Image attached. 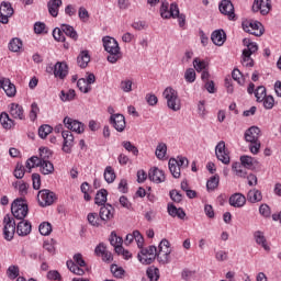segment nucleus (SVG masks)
Listing matches in <instances>:
<instances>
[{
    "mask_svg": "<svg viewBox=\"0 0 281 281\" xmlns=\"http://www.w3.org/2000/svg\"><path fill=\"white\" fill-rule=\"evenodd\" d=\"M245 139L249 144H254L256 142H260V128L257 126H251L245 132Z\"/></svg>",
    "mask_w": 281,
    "mask_h": 281,
    "instance_id": "nucleus-20",
    "label": "nucleus"
},
{
    "mask_svg": "<svg viewBox=\"0 0 281 281\" xmlns=\"http://www.w3.org/2000/svg\"><path fill=\"white\" fill-rule=\"evenodd\" d=\"M99 216L103 221V223H109V221L115 218V207H113V205L109 203L104 204L100 209Z\"/></svg>",
    "mask_w": 281,
    "mask_h": 281,
    "instance_id": "nucleus-15",
    "label": "nucleus"
},
{
    "mask_svg": "<svg viewBox=\"0 0 281 281\" xmlns=\"http://www.w3.org/2000/svg\"><path fill=\"white\" fill-rule=\"evenodd\" d=\"M61 32L66 34V36H69L72 41H78V32H76V29L69 24H61Z\"/></svg>",
    "mask_w": 281,
    "mask_h": 281,
    "instance_id": "nucleus-33",
    "label": "nucleus"
},
{
    "mask_svg": "<svg viewBox=\"0 0 281 281\" xmlns=\"http://www.w3.org/2000/svg\"><path fill=\"white\" fill-rule=\"evenodd\" d=\"M9 113L14 120H25V111L23 110V105L19 103H11L9 105Z\"/></svg>",
    "mask_w": 281,
    "mask_h": 281,
    "instance_id": "nucleus-22",
    "label": "nucleus"
},
{
    "mask_svg": "<svg viewBox=\"0 0 281 281\" xmlns=\"http://www.w3.org/2000/svg\"><path fill=\"white\" fill-rule=\"evenodd\" d=\"M53 37L55 41H58V43H65V32H63V26H60V29L56 27L53 31Z\"/></svg>",
    "mask_w": 281,
    "mask_h": 281,
    "instance_id": "nucleus-56",
    "label": "nucleus"
},
{
    "mask_svg": "<svg viewBox=\"0 0 281 281\" xmlns=\"http://www.w3.org/2000/svg\"><path fill=\"white\" fill-rule=\"evenodd\" d=\"M239 164L247 170H251L254 168V158L251 156H241Z\"/></svg>",
    "mask_w": 281,
    "mask_h": 281,
    "instance_id": "nucleus-47",
    "label": "nucleus"
},
{
    "mask_svg": "<svg viewBox=\"0 0 281 281\" xmlns=\"http://www.w3.org/2000/svg\"><path fill=\"white\" fill-rule=\"evenodd\" d=\"M58 199L54 191H49L48 189H43L38 191L37 201L41 207H47L49 205H54V202Z\"/></svg>",
    "mask_w": 281,
    "mask_h": 281,
    "instance_id": "nucleus-9",
    "label": "nucleus"
},
{
    "mask_svg": "<svg viewBox=\"0 0 281 281\" xmlns=\"http://www.w3.org/2000/svg\"><path fill=\"white\" fill-rule=\"evenodd\" d=\"M0 123L7 131H10V128L14 126V120L10 119V115L7 112L0 114Z\"/></svg>",
    "mask_w": 281,
    "mask_h": 281,
    "instance_id": "nucleus-31",
    "label": "nucleus"
},
{
    "mask_svg": "<svg viewBox=\"0 0 281 281\" xmlns=\"http://www.w3.org/2000/svg\"><path fill=\"white\" fill-rule=\"evenodd\" d=\"M87 218L92 227H100L102 223V220L98 213H89Z\"/></svg>",
    "mask_w": 281,
    "mask_h": 281,
    "instance_id": "nucleus-43",
    "label": "nucleus"
},
{
    "mask_svg": "<svg viewBox=\"0 0 281 281\" xmlns=\"http://www.w3.org/2000/svg\"><path fill=\"white\" fill-rule=\"evenodd\" d=\"M232 168L237 177H247V168L244 167L240 162H233Z\"/></svg>",
    "mask_w": 281,
    "mask_h": 281,
    "instance_id": "nucleus-38",
    "label": "nucleus"
},
{
    "mask_svg": "<svg viewBox=\"0 0 281 281\" xmlns=\"http://www.w3.org/2000/svg\"><path fill=\"white\" fill-rule=\"evenodd\" d=\"M53 155L54 153L52 151V149L47 147H41L40 156H33L29 158L25 166L29 170H32V168H36V166H38V164H41L42 161H49Z\"/></svg>",
    "mask_w": 281,
    "mask_h": 281,
    "instance_id": "nucleus-3",
    "label": "nucleus"
},
{
    "mask_svg": "<svg viewBox=\"0 0 281 281\" xmlns=\"http://www.w3.org/2000/svg\"><path fill=\"white\" fill-rule=\"evenodd\" d=\"M90 61H91V56H89V52L87 50L81 52L77 57V64L81 69L87 68Z\"/></svg>",
    "mask_w": 281,
    "mask_h": 281,
    "instance_id": "nucleus-29",
    "label": "nucleus"
},
{
    "mask_svg": "<svg viewBox=\"0 0 281 281\" xmlns=\"http://www.w3.org/2000/svg\"><path fill=\"white\" fill-rule=\"evenodd\" d=\"M106 196H109L106 189H101L99 192H97L94 198L95 205H106Z\"/></svg>",
    "mask_w": 281,
    "mask_h": 281,
    "instance_id": "nucleus-32",
    "label": "nucleus"
},
{
    "mask_svg": "<svg viewBox=\"0 0 281 281\" xmlns=\"http://www.w3.org/2000/svg\"><path fill=\"white\" fill-rule=\"evenodd\" d=\"M168 151V146L166 144L160 143L156 148V157L158 159H164L166 157V153Z\"/></svg>",
    "mask_w": 281,
    "mask_h": 281,
    "instance_id": "nucleus-54",
    "label": "nucleus"
},
{
    "mask_svg": "<svg viewBox=\"0 0 281 281\" xmlns=\"http://www.w3.org/2000/svg\"><path fill=\"white\" fill-rule=\"evenodd\" d=\"M193 67L194 69L200 72V71H205L207 69V63L205 60H201L199 58H195L193 60Z\"/></svg>",
    "mask_w": 281,
    "mask_h": 281,
    "instance_id": "nucleus-53",
    "label": "nucleus"
},
{
    "mask_svg": "<svg viewBox=\"0 0 281 281\" xmlns=\"http://www.w3.org/2000/svg\"><path fill=\"white\" fill-rule=\"evenodd\" d=\"M77 87L81 93H89L91 91V86H88L87 79L81 78L77 81Z\"/></svg>",
    "mask_w": 281,
    "mask_h": 281,
    "instance_id": "nucleus-48",
    "label": "nucleus"
},
{
    "mask_svg": "<svg viewBox=\"0 0 281 281\" xmlns=\"http://www.w3.org/2000/svg\"><path fill=\"white\" fill-rule=\"evenodd\" d=\"M232 78L233 80H235L236 82H238V85H245V78L243 77V72H240L239 69H234L232 72Z\"/></svg>",
    "mask_w": 281,
    "mask_h": 281,
    "instance_id": "nucleus-57",
    "label": "nucleus"
},
{
    "mask_svg": "<svg viewBox=\"0 0 281 281\" xmlns=\"http://www.w3.org/2000/svg\"><path fill=\"white\" fill-rule=\"evenodd\" d=\"M110 124H112L113 128L117 131V133H124L126 128V119L123 114H112L110 117Z\"/></svg>",
    "mask_w": 281,
    "mask_h": 281,
    "instance_id": "nucleus-13",
    "label": "nucleus"
},
{
    "mask_svg": "<svg viewBox=\"0 0 281 281\" xmlns=\"http://www.w3.org/2000/svg\"><path fill=\"white\" fill-rule=\"evenodd\" d=\"M122 237L117 236V234H115V232H112L110 235V244L112 245V247H114V249L116 247H122Z\"/></svg>",
    "mask_w": 281,
    "mask_h": 281,
    "instance_id": "nucleus-52",
    "label": "nucleus"
},
{
    "mask_svg": "<svg viewBox=\"0 0 281 281\" xmlns=\"http://www.w3.org/2000/svg\"><path fill=\"white\" fill-rule=\"evenodd\" d=\"M241 65L244 67H254V59L251 58V55H248L247 53H243Z\"/></svg>",
    "mask_w": 281,
    "mask_h": 281,
    "instance_id": "nucleus-63",
    "label": "nucleus"
},
{
    "mask_svg": "<svg viewBox=\"0 0 281 281\" xmlns=\"http://www.w3.org/2000/svg\"><path fill=\"white\" fill-rule=\"evenodd\" d=\"M11 212L18 221H25V216H27V212H30L25 199L20 198L14 200L11 204Z\"/></svg>",
    "mask_w": 281,
    "mask_h": 281,
    "instance_id": "nucleus-4",
    "label": "nucleus"
},
{
    "mask_svg": "<svg viewBox=\"0 0 281 281\" xmlns=\"http://www.w3.org/2000/svg\"><path fill=\"white\" fill-rule=\"evenodd\" d=\"M122 146L123 148H125V150H127V153H132L134 157H137V155H139V149H137V146L133 145V143L124 140L122 143Z\"/></svg>",
    "mask_w": 281,
    "mask_h": 281,
    "instance_id": "nucleus-45",
    "label": "nucleus"
},
{
    "mask_svg": "<svg viewBox=\"0 0 281 281\" xmlns=\"http://www.w3.org/2000/svg\"><path fill=\"white\" fill-rule=\"evenodd\" d=\"M148 177L150 181H154V183H164V181H166V173L157 167L149 170Z\"/></svg>",
    "mask_w": 281,
    "mask_h": 281,
    "instance_id": "nucleus-21",
    "label": "nucleus"
},
{
    "mask_svg": "<svg viewBox=\"0 0 281 281\" xmlns=\"http://www.w3.org/2000/svg\"><path fill=\"white\" fill-rule=\"evenodd\" d=\"M52 131H54V128L50 125H47V124L41 125L38 128V135L41 139H45V137H47V135H49Z\"/></svg>",
    "mask_w": 281,
    "mask_h": 281,
    "instance_id": "nucleus-51",
    "label": "nucleus"
},
{
    "mask_svg": "<svg viewBox=\"0 0 281 281\" xmlns=\"http://www.w3.org/2000/svg\"><path fill=\"white\" fill-rule=\"evenodd\" d=\"M252 12H260L263 16L271 12V2L268 1H255L252 4Z\"/></svg>",
    "mask_w": 281,
    "mask_h": 281,
    "instance_id": "nucleus-19",
    "label": "nucleus"
},
{
    "mask_svg": "<svg viewBox=\"0 0 281 281\" xmlns=\"http://www.w3.org/2000/svg\"><path fill=\"white\" fill-rule=\"evenodd\" d=\"M169 170L175 179H179L181 177V169L177 164V159L169 160Z\"/></svg>",
    "mask_w": 281,
    "mask_h": 281,
    "instance_id": "nucleus-35",
    "label": "nucleus"
},
{
    "mask_svg": "<svg viewBox=\"0 0 281 281\" xmlns=\"http://www.w3.org/2000/svg\"><path fill=\"white\" fill-rule=\"evenodd\" d=\"M52 224L49 222H43L40 224V234L42 236H49L52 234Z\"/></svg>",
    "mask_w": 281,
    "mask_h": 281,
    "instance_id": "nucleus-50",
    "label": "nucleus"
},
{
    "mask_svg": "<svg viewBox=\"0 0 281 281\" xmlns=\"http://www.w3.org/2000/svg\"><path fill=\"white\" fill-rule=\"evenodd\" d=\"M220 181L221 179L218 176H212L206 182V190L209 192H214V190L218 188Z\"/></svg>",
    "mask_w": 281,
    "mask_h": 281,
    "instance_id": "nucleus-39",
    "label": "nucleus"
},
{
    "mask_svg": "<svg viewBox=\"0 0 281 281\" xmlns=\"http://www.w3.org/2000/svg\"><path fill=\"white\" fill-rule=\"evenodd\" d=\"M2 89L8 98H14L16 95V87L14 83L10 82V79H4V86Z\"/></svg>",
    "mask_w": 281,
    "mask_h": 281,
    "instance_id": "nucleus-30",
    "label": "nucleus"
},
{
    "mask_svg": "<svg viewBox=\"0 0 281 281\" xmlns=\"http://www.w3.org/2000/svg\"><path fill=\"white\" fill-rule=\"evenodd\" d=\"M80 190H81V192L83 194L85 201H90L91 200V195L89 194V190H91V187L88 184V182L81 183Z\"/></svg>",
    "mask_w": 281,
    "mask_h": 281,
    "instance_id": "nucleus-58",
    "label": "nucleus"
},
{
    "mask_svg": "<svg viewBox=\"0 0 281 281\" xmlns=\"http://www.w3.org/2000/svg\"><path fill=\"white\" fill-rule=\"evenodd\" d=\"M7 276L10 278V280H16V277L19 276V267L10 266L7 270Z\"/></svg>",
    "mask_w": 281,
    "mask_h": 281,
    "instance_id": "nucleus-61",
    "label": "nucleus"
},
{
    "mask_svg": "<svg viewBox=\"0 0 281 281\" xmlns=\"http://www.w3.org/2000/svg\"><path fill=\"white\" fill-rule=\"evenodd\" d=\"M64 125L66 126V128H68V131H72L74 133H85V124L69 116H66L64 119Z\"/></svg>",
    "mask_w": 281,
    "mask_h": 281,
    "instance_id": "nucleus-14",
    "label": "nucleus"
},
{
    "mask_svg": "<svg viewBox=\"0 0 281 281\" xmlns=\"http://www.w3.org/2000/svg\"><path fill=\"white\" fill-rule=\"evenodd\" d=\"M137 258L142 265H153L157 258V247L149 246L147 248H142Z\"/></svg>",
    "mask_w": 281,
    "mask_h": 281,
    "instance_id": "nucleus-7",
    "label": "nucleus"
},
{
    "mask_svg": "<svg viewBox=\"0 0 281 281\" xmlns=\"http://www.w3.org/2000/svg\"><path fill=\"white\" fill-rule=\"evenodd\" d=\"M63 5V1H49L47 3L48 12L50 16H58V10H60V7Z\"/></svg>",
    "mask_w": 281,
    "mask_h": 281,
    "instance_id": "nucleus-34",
    "label": "nucleus"
},
{
    "mask_svg": "<svg viewBox=\"0 0 281 281\" xmlns=\"http://www.w3.org/2000/svg\"><path fill=\"white\" fill-rule=\"evenodd\" d=\"M103 177H104L106 183H113V181H115L117 176L115 175V170L113 169V167L108 166V167H105Z\"/></svg>",
    "mask_w": 281,
    "mask_h": 281,
    "instance_id": "nucleus-36",
    "label": "nucleus"
},
{
    "mask_svg": "<svg viewBox=\"0 0 281 281\" xmlns=\"http://www.w3.org/2000/svg\"><path fill=\"white\" fill-rule=\"evenodd\" d=\"M179 14V5L177 3L169 4L168 2H162L160 7L161 19H177Z\"/></svg>",
    "mask_w": 281,
    "mask_h": 281,
    "instance_id": "nucleus-10",
    "label": "nucleus"
},
{
    "mask_svg": "<svg viewBox=\"0 0 281 281\" xmlns=\"http://www.w3.org/2000/svg\"><path fill=\"white\" fill-rule=\"evenodd\" d=\"M95 256L102 258L103 262H113V254L106 250V246L103 243H100L94 249Z\"/></svg>",
    "mask_w": 281,
    "mask_h": 281,
    "instance_id": "nucleus-17",
    "label": "nucleus"
},
{
    "mask_svg": "<svg viewBox=\"0 0 281 281\" xmlns=\"http://www.w3.org/2000/svg\"><path fill=\"white\" fill-rule=\"evenodd\" d=\"M162 98L166 100L168 109L176 112L181 111V99L175 88L167 87L162 92Z\"/></svg>",
    "mask_w": 281,
    "mask_h": 281,
    "instance_id": "nucleus-2",
    "label": "nucleus"
},
{
    "mask_svg": "<svg viewBox=\"0 0 281 281\" xmlns=\"http://www.w3.org/2000/svg\"><path fill=\"white\" fill-rule=\"evenodd\" d=\"M4 228L3 235L5 240H12L14 238V232H16V223L10 215H5L3 218Z\"/></svg>",
    "mask_w": 281,
    "mask_h": 281,
    "instance_id": "nucleus-11",
    "label": "nucleus"
},
{
    "mask_svg": "<svg viewBox=\"0 0 281 281\" xmlns=\"http://www.w3.org/2000/svg\"><path fill=\"white\" fill-rule=\"evenodd\" d=\"M35 168H40L42 175H54V164L49 160L35 165Z\"/></svg>",
    "mask_w": 281,
    "mask_h": 281,
    "instance_id": "nucleus-28",
    "label": "nucleus"
},
{
    "mask_svg": "<svg viewBox=\"0 0 281 281\" xmlns=\"http://www.w3.org/2000/svg\"><path fill=\"white\" fill-rule=\"evenodd\" d=\"M255 239L257 245H261V247H263L266 251H269L270 248L267 245V238H265V234H262V232L260 231L256 232Z\"/></svg>",
    "mask_w": 281,
    "mask_h": 281,
    "instance_id": "nucleus-40",
    "label": "nucleus"
},
{
    "mask_svg": "<svg viewBox=\"0 0 281 281\" xmlns=\"http://www.w3.org/2000/svg\"><path fill=\"white\" fill-rule=\"evenodd\" d=\"M61 137L64 138L63 150L69 155L71 153V148H74V134L71 131H63Z\"/></svg>",
    "mask_w": 281,
    "mask_h": 281,
    "instance_id": "nucleus-18",
    "label": "nucleus"
},
{
    "mask_svg": "<svg viewBox=\"0 0 281 281\" xmlns=\"http://www.w3.org/2000/svg\"><path fill=\"white\" fill-rule=\"evenodd\" d=\"M47 279L53 281H60L63 280V277L60 276V272H58V270H50L47 272Z\"/></svg>",
    "mask_w": 281,
    "mask_h": 281,
    "instance_id": "nucleus-64",
    "label": "nucleus"
},
{
    "mask_svg": "<svg viewBox=\"0 0 281 281\" xmlns=\"http://www.w3.org/2000/svg\"><path fill=\"white\" fill-rule=\"evenodd\" d=\"M266 97H267V88H265L263 86H259L255 90V98L257 99V102H262V100H265Z\"/></svg>",
    "mask_w": 281,
    "mask_h": 281,
    "instance_id": "nucleus-49",
    "label": "nucleus"
},
{
    "mask_svg": "<svg viewBox=\"0 0 281 281\" xmlns=\"http://www.w3.org/2000/svg\"><path fill=\"white\" fill-rule=\"evenodd\" d=\"M9 49L10 52H21L23 49V41L19 37L12 38L9 43Z\"/></svg>",
    "mask_w": 281,
    "mask_h": 281,
    "instance_id": "nucleus-37",
    "label": "nucleus"
},
{
    "mask_svg": "<svg viewBox=\"0 0 281 281\" xmlns=\"http://www.w3.org/2000/svg\"><path fill=\"white\" fill-rule=\"evenodd\" d=\"M38 113H41V108H38L37 102H33L31 104V110L29 113V117H30L31 122H36V120L38 117Z\"/></svg>",
    "mask_w": 281,
    "mask_h": 281,
    "instance_id": "nucleus-41",
    "label": "nucleus"
},
{
    "mask_svg": "<svg viewBox=\"0 0 281 281\" xmlns=\"http://www.w3.org/2000/svg\"><path fill=\"white\" fill-rule=\"evenodd\" d=\"M158 251L156 250V258L158 262L161 265H168V262H170V254L172 251L170 249V241H168V239H162L158 246Z\"/></svg>",
    "mask_w": 281,
    "mask_h": 281,
    "instance_id": "nucleus-6",
    "label": "nucleus"
},
{
    "mask_svg": "<svg viewBox=\"0 0 281 281\" xmlns=\"http://www.w3.org/2000/svg\"><path fill=\"white\" fill-rule=\"evenodd\" d=\"M147 273V278L150 280V281H157L159 280V269L155 266H151L147 269L146 271Z\"/></svg>",
    "mask_w": 281,
    "mask_h": 281,
    "instance_id": "nucleus-44",
    "label": "nucleus"
},
{
    "mask_svg": "<svg viewBox=\"0 0 281 281\" xmlns=\"http://www.w3.org/2000/svg\"><path fill=\"white\" fill-rule=\"evenodd\" d=\"M218 9L221 14H224V16H227L229 21H236V13L234 10V3H232V1H222L218 4Z\"/></svg>",
    "mask_w": 281,
    "mask_h": 281,
    "instance_id": "nucleus-12",
    "label": "nucleus"
},
{
    "mask_svg": "<svg viewBox=\"0 0 281 281\" xmlns=\"http://www.w3.org/2000/svg\"><path fill=\"white\" fill-rule=\"evenodd\" d=\"M103 41V47L108 54V63H111L112 65H115L117 60L122 59V52H120V44L117 41L111 36H105L102 38Z\"/></svg>",
    "mask_w": 281,
    "mask_h": 281,
    "instance_id": "nucleus-1",
    "label": "nucleus"
},
{
    "mask_svg": "<svg viewBox=\"0 0 281 281\" xmlns=\"http://www.w3.org/2000/svg\"><path fill=\"white\" fill-rule=\"evenodd\" d=\"M184 79L188 82H194V80H196V71H194V68H189L186 70Z\"/></svg>",
    "mask_w": 281,
    "mask_h": 281,
    "instance_id": "nucleus-60",
    "label": "nucleus"
},
{
    "mask_svg": "<svg viewBox=\"0 0 281 281\" xmlns=\"http://www.w3.org/2000/svg\"><path fill=\"white\" fill-rule=\"evenodd\" d=\"M35 34H47V25L43 22H36L34 24Z\"/></svg>",
    "mask_w": 281,
    "mask_h": 281,
    "instance_id": "nucleus-59",
    "label": "nucleus"
},
{
    "mask_svg": "<svg viewBox=\"0 0 281 281\" xmlns=\"http://www.w3.org/2000/svg\"><path fill=\"white\" fill-rule=\"evenodd\" d=\"M69 74V67L65 63L58 61L54 67V76L55 78H59L60 80H65L67 75Z\"/></svg>",
    "mask_w": 281,
    "mask_h": 281,
    "instance_id": "nucleus-23",
    "label": "nucleus"
},
{
    "mask_svg": "<svg viewBox=\"0 0 281 281\" xmlns=\"http://www.w3.org/2000/svg\"><path fill=\"white\" fill-rule=\"evenodd\" d=\"M244 32H248V34H252V36H262L265 34V29L262 27V23L254 20H246L241 23Z\"/></svg>",
    "mask_w": 281,
    "mask_h": 281,
    "instance_id": "nucleus-8",
    "label": "nucleus"
},
{
    "mask_svg": "<svg viewBox=\"0 0 281 281\" xmlns=\"http://www.w3.org/2000/svg\"><path fill=\"white\" fill-rule=\"evenodd\" d=\"M32 232V224L22 220L16 226L19 236H27Z\"/></svg>",
    "mask_w": 281,
    "mask_h": 281,
    "instance_id": "nucleus-26",
    "label": "nucleus"
},
{
    "mask_svg": "<svg viewBox=\"0 0 281 281\" xmlns=\"http://www.w3.org/2000/svg\"><path fill=\"white\" fill-rule=\"evenodd\" d=\"M245 203H247V198L243 193H235L229 198L232 207H245Z\"/></svg>",
    "mask_w": 281,
    "mask_h": 281,
    "instance_id": "nucleus-24",
    "label": "nucleus"
},
{
    "mask_svg": "<svg viewBox=\"0 0 281 281\" xmlns=\"http://www.w3.org/2000/svg\"><path fill=\"white\" fill-rule=\"evenodd\" d=\"M74 261H67L69 271L75 273V276H85V272L87 271V262L82 258V254H76L74 256Z\"/></svg>",
    "mask_w": 281,
    "mask_h": 281,
    "instance_id": "nucleus-5",
    "label": "nucleus"
},
{
    "mask_svg": "<svg viewBox=\"0 0 281 281\" xmlns=\"http://www.w3.org/2000/svg\"><path fill=\"white\" fill-rule=\"evenodd\" d=\"M115 252L119 255V256H123V258L125 260H131V258H133V254H131V251L124 249V247L122 246H116L115 247Z\"/></svg>",
    "mask_w": 281,
    "mask_h": 281,
    "instance_id": "nucleus-55",
    "label": "nucleus"
},
{
    "mask_svg": "<svg viewBox=\"0 0 281 281\" xmlns=\"http://www.w3.org/2000/svg\"><path fill=\"white\" fill-rule=\"evenodd\" d=\"M215 155L218 161L225 164V166L229 165V154L225 149V143L221 140L215 147Z\"/></svg>",
    "mask_w": 281,
    "mask_h": 281,
    "instance_id": "nucleus-16",
    "label": "nucleus"
},
{
    "mask_svg": "<svg viewBox=\"0 0 281 281\" xmlns=\"http://www.w3.org/2000/svg\"><path fill=\"white\" fill-rule=\"evenodd\" d=\"M0 14H7L9 16H12V14H14V9L12 8V4H10V2H2L0 4Z\"/></svg>",
    "mask_w": 281,
    "mask_h": 281,
    "instance_id": "nucleus-46",
    "label": "nucleus"
},
{
    "mask_svg": "<svg viewBox=\"0 0 281 281\" xmlns=\"http://www.w3.org/2000/svg\"><path fill=\"white\" fill-rule=\"evenodd\" d=\"M59 98L63 102H71L76 98V90L70 89L67 92L61 90Z\"/></svg>",
    "mask_w": 281,
    "mask_h": 281,
    "instance_id": "nucleus-42",
    "label": "nucleus"
},
{
    "mask_svg": "<svg viewBox=\"0 0 281 281\" xmlns=\"http://www.w3.org/2000/svg\"><path fill=\"white\" fill-rule=\"evenodd\" d=\"M111 273L114 276V278H124V270L122 267H117V265L111 266Z\"/></svg>",
    "mask_w": 281,
    "mask_h": 281,
    "instance_id": "nucleus-62",
    "label": "nucleus"
},
{
    "mask_svg": "<svg viewBox=\"0 0 281 281\" xmlns=\"http://www.w3.org/2000/svg\"><path fill=\"white\" fill-rule=\"evenodd\" d=\"M246 200L249 203H260L262 201V192L258 189H251L248 191Z\"/></svg>",
    "mask_w": 281,
    "mask_h": 281,
    "instance_id": "nucleus-27",
    "label": "nucleus"
},
{
    "mask_svg": "<svg viewBox=\"0 0 281 281\" xmlns=\"http://www.w3.org/2000/svg\"><path fill=\"white\" fill-rule=\"evenodd\" d=\"M211 41H213L214 45L221 47L225 44V41H227V35L225 34V31L217 30L212 33Z\"/></svg>",
    "mask_w": 281,
    "mask_h": 281,
    "instance_id": "nucleus-25",
    "label": "nucleus"
}]
</instances>
